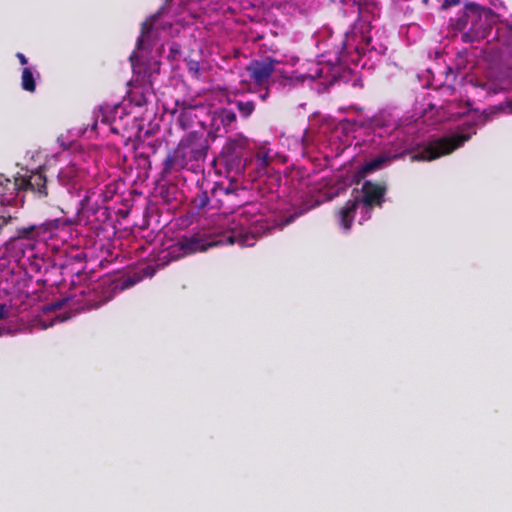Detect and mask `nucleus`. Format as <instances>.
Wrapping results in <instances>:
<instances>
[{"label": "nucleus", "mask_w": 512, "mask_h": 512, "mask_svg": "<svg viewBox=\"0 0 512 512\" xmlns=\"http://www.w3.org/2000/svg\"><path fill=\"white\" fill-rule=\"evenodd\" d=\"M450 22L455 29L459 31H468L470 26V20L466 18V6L463 8L461 14L455 18H451Z\"/></svg>", "instance_id": "obj_19"}, {"label": "nucleus", "mask_w": 512, "mask_h": 512, "mask_svg": "<svg viewBox=\"0 0 512 512\" xmlns=\"http://www.w3.org/2000/svg\"><path fill=\"white\" fill-rule=\"evenodd\" d=\"M494 110L498 115L501 114H512V99H507L503 102L493 105Z\"/></svg>", "instance_id": "obj_22"}, {"label": "nucleus", "mask_w": 512, "mask_h": 512, "mask_svg": "<svg viewBox=\"0 0 512 512\" xmlns=\"http://www.w3.org/2000/svg\"><path fill=\"white\" fill-rule=\"evenodd\" d=\"M181 54V45L177 42H172L169 47V58L175 60Z\"/></svg>", "instance_id": "obj_25"}, {"label": "nucleus", "mask_w": 512, "mask_h": 512, "mask_svg": "<svg viewBox=\"0 0 512 512\" xmlns=\"http://www.w3.org/2000/svg\"><path fill=\"white\" fill-rule=\"evenodd\" d=\"M422 2L426 3V2H427V0H422Z\"/></svg>", "instance_id": "obj_41"}, {"label": "nucleus", "mask_w": 512, "mask_h": 512, "mask_svg": "<svg viewBox=\"0 0 512 512\" xmlns=\"http://www.w3.org/2000/svg\"><path fill=\"white\" fill-rule=\"evenodd\" d=\"M159 13H156L146 19L141 25L140 36L136 42L137 50H150L156 41V35L154 32V24Z\"/></svg>", "instance_id": "obj_11"}, {"label": "nucleus", "mask_w": 512, "mask_h": 512, "mask_svg": "<svg viewBox=\"0 0 512 512\" xmlns=\"http://www.w3.org/2000/svg\"><path fill=\"white\" fill-rule=\"evenodd\" d=\"M16 203V197L15 195L14 196H11V197H4V196H1L0 198V204L2 206H5V205H14Z\"/></svg>", "instance_id": "obj_28"}, {"label": "nucleus", "mask_w": 512, "mask_h": 512, "mask_svg": "<svg viewBox=\"0 0 512 512\" xmlns=\"http://www.w3.org/2000/svg\"><path fill=\"white\" fill-rule=\"evenodd\" d=\"M370 42H371V38L369 37V38L366 39V45L369 46Z\"/></svg>", "instance_id": "obj_36"}, {"label": "nucleus", "mask_w": 512, "mask_h": 512, "mask_svg": "<svg viewBox=\"0 0 512 512\" xmlns=\"http://www.w3.org/2000/svg\"><path fill=\"white\" fill-rule=\"evenodd\" d=\"M264 88V92L260 93L259 94V98L262 100V101H266L267 98L270 96V91H269V86L267 87H263Z\"/></svg>", "instance_id": "obj_32"}, {"label": "nucleus", "mask_w": 512, "mask_h": 512, "mask_svg": "<svg viewBox=\"0 0 512 512\" xmlns=\"http://www.w3.org/2000/svg\"><path fill=\"white\" fill-rule=\"evenodd\" d=\"M470 111L477 112V109L470 108Z\"/></svg>", "instance_id": "obj_40"}, {"label": "nucleus", "mask_w": 512, "mask_h": 512, "mask_svg": "<svg viewBox=\"0 0 512 512\" xmlns=\"http://www.w3.org/2000/svg\"><path fill=\"white\" fill-rule=\"evenodd\" d=\"M185 61H186V66H187L188 72L194 77H199V72H200L199 61L193 60V59H186Z\"/></svg>", "instance_id": "obj_23"}, {"label": "nucleus", "mask_w": 512, "mask_h": 512, "mask_svg": "<svg viewBox=\"0 0 512 512\" xmlns=\"http://www.w3.org/2000/svg\"><path fill=\"white\" fill-rule=\"evenodd\" d=\"M506 45L508 52L512 54V27L508 29L506 36Z\"/></svg>", "instance_id": "obj_29"}, {"label": "nucleus", "mask_w": 512, "mask_h": 512, "mask_svg": "<svg viewBox=\"0 0 512 512\" xmlns=\"http://www.w3.org/2000/svg\"><path fill=\"white\" fill-rule=\"evenodd\" d=\"M206 247L204 243L195 236L191 237H182L180 238L171 248L169 253L172 255V258L179 259L198 251H204Z\"/></svg>", "instance_id": "obj_10"}, {"label": "nucleus", "mask_w": 512, "mask_h": 512, "mask_svg": "<svg viewBox=\"0 0 512 512\" xmlns=\"http://www.w3.org/2000/svg\"><path fill=\"white\" fill-rule=\"evenodd\" d=\"M387 187L385 184L366 180L361 187V196H355L354 199L366 209L382 207L385 202Z\"/></svg>", "instance_id": "obj_8"}, {"label": "nucleus", "mask_w": 512, "mask_h": 512, "mask_svg": "<svg viewBox=\"0 0 512 512\" xmlns=\"http://www.w3.org/2000/svg\"><path fill=\"white\" fill-rule=\"evenodd\" d=\"M459 4V0H444V2L441 5L442 9H448L452 6H456Z\"/></svg>", "instance_id": "obj_30"}, {"label": "nucleus", "mask_w": 512, "mask_h": 512, "mask_svg": "<svg viewBox=\"0 0 512 512\" xmlns=\"http://www.w3.org/2000/svg\"><path fill=\"white\" fill-rule=\"evenodd\" d=\"M466 106H467V107H470V106H471V101H469V100H468V101H466Z\"/></svg>", "instance_id": "obj_37"}, {"label": "nucleus", "mask_w": 512, "mask_h": 512, "mask_svg": "<svg viewBox=\"0 0 512 512\" xmlns=\"http://www.w3.org/2000/svg\"><path fill=\"white\" fill-rule=\"evenodd\" d=\"M21 86L25 91L34 92L36 89V82L30 68L25 67L22 70Z\"/></svg>", "instance_id": "obj_17"}, {"label": "nucleus", "mask_w": 512, "mask_h": 512, "mask_svg": "<svg viewBox=\"0 0 512 512\" xmlns=\"http://www.w3.org/2000/svg\"><path fill=\"white\" fill-rule=\"evenodd\" d=\"M470 139L469 134H456L441 138L419 152L415 158L423 161H431L441 156L450 154Z\"/></svg>", "instance_id": "obj_6"}, {"label": "nucleus", "mask_w": 512, "mask_h": 512, "mask_svg": "<svg viewBox=\"0 0 512 512\" xmlns=\"http://www.w3.org/2000/svg\"><path fill=\"white\" fill-rule=\"evenodd\" d=\"M466 18L470 20V26L464 36L471 40L487 37L496 22V14L491 8L476 3L466 4Z\"/></svg>", "instance_id": "obj_2"}, {"label": "nucleus", "mask_w": 512, "mask_h": 512, "mask_svg": "<svg viewBox=\"0 0 512 512\" xmlns=\"http://www.w3.org/2000/svg\"><path fill=\"white\" fill-rule=\"evenodd\" d=\"M5 182L11 185L14 191H29L38 199H45L49 195L48 180L42 168L31 171L27 175L16 177L14 182L9 179H5Z\"/></svg>", "instance_id": "obj_5"}, {"label": "nucleus", "mask_w": 512, "mask_h": 512, "mask_svg": "<svg viewBox=\"0 0 512 512\" xmlns=\"http://www.w3.org/2000/svg\"><path fill=\"white\" fill-rule=\"evenodd\" d=\"M66 302V300H59V301H56L54 303L51 304V308L53 310H57V309H61L64 305V303Z\"/></svg>", "instance_id": "obj_33"}, {"label": "nucleus", "mask_w": 512, "mask_h": 512, "mask_svg": "<svg viewBox=\"0 0 512 512\" xmlns=\"http://www.w3.org/2000/svg\"><path fill=\"white\" fill-rule=\"evenodd\" d=\"M208 141L202 133L191 132L183 137L178 146L169 153L163 163V173L170 174L182 169L195 170L204 162Z\"/></svg>", "instance_id": "obj_1"}, {"label": "nucleus", "mask_w": 512, "mask_h": 512, "mask_svg": "<svg viewBox=\"0 0 512 512\" xmlns=\"http://www.w3.org/2000/svg\"><path fill=\"white\" fill-rule=\"evenodd\" d=\"M244 187L239 186L236 182H229L228 185L216 183L211 190L212 200L215 201L213 207L225 208L230 212L244 206L246 201L241 197L245 194Z\"/></svg>", "instance_id": "obj_4"}, {"label": "nucleus", "mask_w": 512, "mask_h": 512, "mask_svg": "<svg viewBox=\"0 0 512 512\" xmlns=\"http://www.w3.org/2000/svg\"><path fill=\"white\" fill-rule=\"evenodd\" d=\"M16 218H17L16 216H12L10 214H8V215H4V214L0 215V220H1L0 229H2L3 226L7 225L13 219H16Z\"/></svg>", "instance_id": "obj_27"}, {"label": "nucleus", "mask_w": 512, "mask_h": 512, "mask_svg": "<svg viewBox=\"0 0 512 512\" xmlns=\"http://www.w3.org/2000/svg\"><path fill=\"white\" fill-rule=\"evenodd\" d=\"M229 243H238L240 246H253L255 243V237L249 233H243L242 231L231 230L227 236Z\"/></svg>", "instance_id": "obj_14"}, {"label": "nucleus", "mask_w": 512, "mask_h": 512, "mask_svg": "<svg viewBox=\"0 0 512 512\" xmlns=\"http://www.w3.org/2000/svg\"><path fill=\"white\" fill-rule=\"evenodd\" d=\"M320 204H321V202H319V201H315V202H314V204H312V205H310V206H308V207H306V208L301 209V211H300V213H299L298 215H301V214H303L304 212H307V211H309L310 209H312V208H315V207L319 206Z\"/></svg>", "instance_id": "obj_35"}, {"label": "nucleus", "mask_w": 512, "mask_h": 512, "mask_svg": "<svg viewBox=\"0 0 512 512\" xmlns=\"http://www.w3.org/2000/svg\"><path fill=\"white\" fill-rule=\"evenodd\" d=\"M280 62L270 56L251 60L246 66L250 81L259 87L270 85L271 77Z\"/></svg>", "instance_id": "obj_7"}, {"label": "nucleus", "mask_w": 512, "mask_h": 512, "mask_svg": "<svg viewBox=\"0 0 512 512\" xmlns=\"http://www.w3.org/2000/svg\"><path fill=\"white\" fill-rule=\"evenodd\" d=\"M37 226L36 225H30L28 227H22L17 229V235L14 238H11V240L15 239H33L34 238V232L36 231Z\"/></svg>", "instance_id": "obj_21"}, {"label": "nucleus", "mask_w": 512, "mask_h": 512, "mask_svg": "<svg viewBox=\"0 0 512 512\" xmlns=\"http://www.w3.org/2000/svg\"><path fill=\"white\" fill-rule=\"evenodd\" d=\"M470 111L477 112V109L470 108Z\"/></svg>", "instance_id": "obj_38"}, {"label": "nucleus", "mask_w": 512, "mask_h": 512, "mask_svg": "<svg viewBox=\"0 0 512 512\" xmlns=\"http://www.w3.org/2000/svg\"><path fill=\"white\" fill-rule=\"evenodd\" d=\"M124 115V109L121 107H115L113 110L109 111V113L103 114L101 122L108 124L110 126V131L119 134L120 127L118 125V118L122 120Z\"/></svg>", "instance_id": "obj_13"}, {"label": "nucleus", "mask_w": 512, "mask_h": 512, "mask_svg": "<svg viewBox=\"0 0 512 512\" xmlns=\"http://www.w3.org/2000/svg\"><path fill=\"white\" fill-rule=\"evenodd\" d=\"M247 148V139L244 137L229 139L223 147L222 153L226 158V163L240 171L244 168L242 159Z\"/></svg>", "instance_id": "obj_9"}, {"label": "nucleus", "mask_w": 512, "mask_h": 512, "mask_svg": "<svg viewBox=\"0 0 512 512\" xmlns=\"http://www.w3.org/2000/svg\"><path fill=\"white\" fill-rule=\"evenodd\" d=\"M215 117L220 121L225 129L231 128L237 120L235 112L228 108H223L217 111L215 113Z\"/></svg>", "instance_id": "obj_15"}, {"label": "nucleus", "mask_w": 512, "mask_h": 512, "mask_svg": "<svg viewBox=\"0 0 512 512\" xmlns=\"http://www.w3.org/2000/svg\"><path fill=\"white\" fill-rule=\"evenodd\" d=\"M8 308L5 304L0 303V320L7 318Z\"/></svg>", "instance_id": "obj_31"}, {"label": "nucleus", "mask_w": 512, "mask_h": 512, "mask_svg": "<svg viewBox=\"0 0 512 512\" xmlns=\"http://www.w3.org/2000/svg\"><path fill=\"white\" fill-rule=\"evenodd\" d=\"M16 57L18 58V60H19V62H20V64H21V65H26V64H27L28 60H27V58L25 57V55H24V54H22V53L18 52V53L16 54Z\"/></svg>", "instance_id": "obj_34"}, {"label": "nucleus", "mask_w": 512, "mask_h": 512, "mask_svg": "<svg viewBox=\"0 0 512 512\" xmlns=\"http://www.w3.org/2000/svg\"><path fill=\"white\" fill-rule=\"evenodd\" d=\"M496 116H498V114L494 110L493 106H489L487 109H484L480 115L483 124L493 120Z\"/></svg>", "instance_id": "obj_24"}, {"label": "nucleus", "mask_w": 512, "mask_h": 512, "mask_svg": "<svg viewBox=\"0 0 512 512\" xmlns=\"http://www.w3.org/2000/svg\"><path fill=\"white\" fill-rule=\"evenodd\" d=\"M359 201L353 199L347 200L343 206L335 210V217L345 231H349L353 225Z\"/></svg>", "instance_id": "obj_12"}, {"label": "nucleus", "mask_w": 512, "mask_h": 512, "mask_svg": "<svg viewBox=\"0 0 512 512\" xmlns=\"http://www.w3.org/2000/svg\"><path fill=\"white\" fill-rule=\"evenodd\" d=\"M257 160L259 161V165L261 167H267L271 162V157L269 156L268 152H258Z\"/></svg>", "instance_id": "obj_26"}, {"label": "nucleus", "mask_w": 512, "mask_h": 512, "mask_svg": "<svg viewBox=\"0 0 512 512\" xmlns=\"http://www.w3.org/2000/svg\"><path fill=\"white\" fill-rule=\"evenodd\" d=\"M234 104L241 117L245 119L249 118L255 110V103L252 100H236Z\"/></svg>", "instance_id": "obj_18"}, {"label": "nucleus", "mask_w": 512, "mask_h": 512, "mask_svg": "<svg viewBox=\"0 0 512 512\" xmlns=\"http://www.w3.org/2000/svg\"><path fill=\"white\" fill-rule=\"evenodd\" d=\"M470 111L477 112V109L470 108Z\"/></svg>", "instance_id": "obj_39"}, {"label": "nucleus", "mask_w": 512, "mask_h": 512, "mask_svg": "<svg viewBox=\"0 0 512 512\" xmlns=\"http://www.w3.org/2000/svg\"><path fill=\"white\" fill-rule=\"evenodd\" d=\"M389 161V157L385 155H379L370 161L366 162L363 166L361 171L363 173H371L378 169H380L386 162Z\"/></svg>", "instance_id": "obj_16"}, {"label": "nucleus", "mask_w": 512, "mask_h": 512, "mask_svg": "<svg viewBox=\"0 0 512 512\" xmlns=\"http://www.w3.org/2000/svg\"><path fill=\"white\" fill-rule=\"evenodd\" d=\"M140 281V278L128 276L122 280H111L110 278H103L95 283L90 291L94 297L89 298L87 301L92 307L98 308L104 303L110 301L116 292L124 291Z\"/></svg>", "instance_id": "obj_3"}, {"label": "nucleus", "mask_w": 512, "mask_h": 512, "mask_svg": "<svg viewBox=\"0 0 512 512\" xmlns=\"http://www.w3.org/2000/svg\"><path fill=\"white\" fill-rule=\"evenodd\" d=\"M211 198L207 191L199 188L198 192L194 196L192 202L197 209H203L209 205Z\"/></svg>", "instance_id": "obj_20"}]
</instances>
